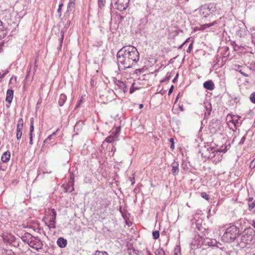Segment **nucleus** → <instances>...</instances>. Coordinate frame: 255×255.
Listing matches in <instances>:
<instances>
[{
    "label": "nucleus",
    "instance_id": "69168bd1",
    "mask_svg": "<svg viewBox=\"0 0 255 255\" xmlns=\"http://www.w3.org/2000/svg\"><path fill=\"white\" fill-rule=\"evenodd\" d=\"M253 226L255 228V220L253 221Z\"/></svg>",
    "mask_w": 255,
    "mask_h": 255
},
{
    "label": "nucleus",
    "instance_id": "a19ab883",
    "mask_svg": "<svg viewBox=\"0 0 255 255\" xmlns=\"http://www.w3.org/2000/svg\"><path fill=\"white\" fill-rule=\"evenodd\" d=\"M134 85V83H132V85H131V87H130V89H129V93H130V94L133 93L135 91V90H136V89H137V88H134V87H133Z\"/></svg>",
    "mask_w": 255,
    "mask_h": 255
},
{
    "label": "nucleus",
    "instance_id": "f03ea898",
    "mask_svg": "<svg viewBox=\"0 0 255 255\" xmlns=\"http://www.w3.org/2000/svg\"><path fill=\"white\" fill-rule=\"evenodd\" d=\"M125 48H121L117 54V59L119 69L126 70L132 68L134 65L128 56L125 54Z\"/></svg>",
    "mask_w": 255,
    "mask_h": 255
},
{
    "label": "nucleus",
    "instance_id": "9d476101",
    "mask_svg": "<svg viewBox=\"0 0 255 255\" xmlns=\"http://www.w3.org/2000/svg\"><path fill=\"white\" fill-rule=\"evenodd\" d=\"M129 0H117L115 3L116 8L120 11L125 10L127 7Z\"/></svg>",
    "mask_w": 255,
    "mask_h": 255
},
{
    "label": "nucleus",
    "instance_id": "6ab92c4d",
    "mask_svg": "<svg viewBox=\"0 0 255 255\" xmlns=\"http://www.w3.org/2000/svg\"><path fill=\"white\" fill-rule=\"evenodd\" d=\"M75 7V2L74 1H73L72 0H70L68 6H67V9L65 13V15H66L67 14H68L70 12H72L74 11Z\"/></svg>",
    "mask_w": 255,
    "mask_h": 255
},
{
    "label": "nucleus",
    "instance_id": "cd10ccee",
    "mask_svg": "<svg viewBox=\"0 0 255 255\" xmlns=\"http://www.w3.org/2000/svg\"><path fill=\"white\" fill-rule=\"evenodd\" d=\"M205 108L206 109V111L205 112V116L207 115L208 116L210 115L211 112V105L210 104H208V106H205Z\"/></svg>",
    "mask_w": 255,
    "mask_h": 255
},
{
    "label": "nucleus",
    "instance_id": "774afa93",
    "mask_svg": "<svg viewBox=\"0 0 255 255\" xmlns=\"http://www.w3.org/2000/svg\"><path fill=\"white\" fill-rule=\"evenodd\" d=\"M66 0H60V2H62L63 3H64V1H65Z\"/></svg>",
    "mask_w": 255,
    "mask_h": 255
},
{
    "label": "nucleus",
    "instance_id": "c9c22d12",
    "mask_svg": "<svg viewBox=\"0 0 255 255\" xmlns=\"http://www.w3.org/2000/svg\"><path fill=\"white\" fill-rule=\"evenodd\" d=\"M201 196L207 201H208L210 199L209 196L207 195V194L206 192H204L201 193Z\"/></svg>",
    "mask_w": 255,
    "mask_h": 255
},
{
    "label": "nucleus",
    "instance_id": "f3484780",
    "mask_svg": "<svg viewBox=\"0 0 255 255\" xmlns=\"http://www.w3.org/2000/svg\"><path fill=\"white\" fill-rule=\"evenodd\" d=\"M57 244L58 247L63 248L66 247L67 241L62 237L59 238L57 241Z\"/></svg>",
    "mask_w": 255,
    "mask_h": 255
},
{
    "label": "nucleus",
    "instance_id": "58836bf2",
    "mask_svg": "<svg viewBox=\"0 0 255 255\" xmlns=\"http://www.w3.org/2000/svg\"><path fill=\"white\" fill-rule=\"evenodd\" d=\"M174 255H181L180 249L179 246H177L175 248Z\"/></svg>",
    "mask_w": 255,
    "mask_h": 255
},
{
    "label": "nucleus",
    "instance_id": "338daca9",
    "mask_svg": "<svg viewBox=\"0 0 255 255\" xmlns=\"http://www.w3.org/2000/svg\"><path fill=\"white\" fill-rule=\"evenodd\" d=\"M4 76H5L4 74L3 73L1 75L0 74V78H2L4 77Z\"/></svg>",
    "mask_w": 255,
    "mask_h": 255
},
{
    "label": "nucleus",
    "instance_id": "2eb2a0df",
    "mask_svg": "<svg viewBox=\"0 0 255 255\" xmlns=\"http://www.w3.org/2000/svg\"><path fill=\"white\" fill-rule=\"evenodd\" d=\"M172 173L174 175H177L179 173V163L178 162L174 161L171 164Z\"/></svg>",
    "mask_w": 255,
    "mask_h": 255
},
{
    "label": "nucleus",
    "instance_id": "603ef678",
    "mask_svg": "<svg viewBox=\"0 0 255 255\" xmlns=\"http://www.w3.org/2000/svg\"><path fill=\"white\" fill-rule=\"evenodd\" d=\"M174 89V86L172 85L168 91V95H169L173 91V90Z\"/></svg>",
    "mask_w": 255,
    "mask_h": 255
},
{
    "label": "nucleus",
    "instance_id": "20e7f679",
    "mask_svg": "<svg viewBox=\"0 0 255 255\" xmlns=\"http://www.w3.org/2000/svg\"><path fill=\"white\" fill-rule=\"evenodd\" d=\"M122 48H125V50H126L125 54L131 60L132 63L135 65L139 59V54L137 49L131 45L124 46Z\"/></svg>",
    "mask_w": 255,
    "mask_h": 255
},
{
    "label": "nucleus",
    "instance_id": "b1692460",
    "mask_svg": "<svg viewBox=\"0 0 255 255\" xmlns=\"http://www.w3.org/2000/svg\"><path fill=\"white\" fill-rule=\"evenodd\" d=\"M111 204V202L107 199H104L102 200V202L101 204V208L106 209Z\"/></svg>",
    "mask_w": 255,
    "mask_h": 255
},
{
    "label": "nucleus",
    "instance_id": "4d7b16f0",
    "mask_svg": "<svg viewBox=\"0 0 255 255\" xmlns=\"http://www.w3.org/2000/svg\"><path fill=\"white\" fill-rule=\"evenodd\" d=\"M141 69H137L135 70V73L137 74V72H140L141 71Z\"/></svg>",
    "mask_w": 255,
    "mask_h": 255
},
{
    "label": "nucleus",
    "instance_id": "c85d7f7f",
    "mask_svg": "<svg viewBox=\"0 0 255 255\" xmlns=\"http://www.w3.org/2000/svg\"><path fill=\"white\" fill-rule=\"evenodd\" d=\"M6 30L3 28H0V38H4L6 35Z\"/></svg>",
    "mask_w": 255,
    "mask_h": 255
},
{
    "label": "nucleus",
    "instance_id": "c756f323",
    "mask_svg": "<svg viewBox=\"0 0 255 255\" xmlns=\"http://www.w3.org/2000/svg\"><path fill=\"white\" fill-rule=\"evenodd\" d=\"M155 253L156 255H165L163 249L160 248L157 250Z\"/></svg>",
    "mask_w": 255,
    "mask_h": 255
},
{
    "label": "nucleus",
    "instance_id": "052dcab7",
    "mask_svg": "<svg viewBox=\"0 0 255 255\" xmlns=\"http://www.w3.org/2000/svg\"><path fill=\"white\" fill-rule=\"evenodd\" d=\"M184 45V44H183V43L182 44H181V45L178 47V49H181V48H182V47H183V46Z\"/></svg>",
    "mask_w": 255,
    "mask_h": 255
},
{
    "label": "nucleus",
    "instance_id": "a878e982",
    "mask_svg": "<svg viewBox=\"0 0 255 255\" xmlns=\"http://www.w3.org/2000/svg\"><path fill=\"white\" fill-rule=\"evenodd\" d=\"M30 128H29V135H33L34 131V118H31L30 119Z\"/></svg>",
    "mask_w": 255,
    "mask_h": 255
},
{
    "label": "nucleus",
    "instance_id": "09e8293b",
    "mask_svg": "<svg viewBox=\"0 0 255 255\" xmlns=\"http://www.w3.org/2000/svg\"><path fill=\"white\" fill-rule=\"evenodd\" d=\"M238 71L242 75H243L244 76H245V77H248L249 75L248 74H247L246 73H245L244 72H243L242 70H238Z\"/></svg>",
    "mask_w": 255,
    "mask_h": 255
},
{
    "label": "nucleus",
    "instance_id": "ea45409f",
    "mask_svg": "<svg viewBox=\"0 0 255 255\" xmlns=\"http://www.w3.org/2000/svg\"><path fill=\"white\" fill-rule=\"evenodd\" d=\"M169 141L171 143L170 148L171 149H174V139L173 138H170L169 139Z\"/></svg>",
    "mask_w": 255,
    "mask_h": 255
},
{
    "label": "nucleus",
    "instance_id": "473e14b6",
    "mask_svg": "<svg viewBox=\"0 0 255 255\" xmlns=\"http://www.w3.org/2000/svg\"><path fill=\"white\" fill-rule=\"evenodd\" d=\"M153 238L155 240L157 239L159 237V232L158 231H155L152 232Z\"/></svg>",
    "mask_w": 255,
    "mask_h": 255
},
{
    "label": "nucleus",
    "instance_id": "0e129e2a",
    "mask_svg": "<svg viewBox=\"0 0 255 255\" xmlns=\"http://www.w3.org/2000/svg\"><path fill=\"white\" fill-rule=\"evenodd\" d=\"M189 38H187L184 42H183V44H185L186 42H187L188 41V40H189Z\"/></svg>",
    "mask_w": 255,
    "mask_h": 255
},
{
    "label": "nucleus",
    "instance_id": "423d86ee",
    "mask_svg": "<svg viewBox=\"0 0 255 255\" xmlns=\"http://www.w3.org/2000/svg\"><path fill=\"white\" fill-rule=\"evenodd\" d=\"M216 9V6L214 3H210L203 5L201 8L200 11L203 16L207 17L210 14L215 12Z\"/></svg>",
    "mask_w": 255,
    "mask_h": 255
},
{
    "label": "nucleus",
    "instance_id": "aec40b11",
    "mask_svg": "<svg viewBox=\"0 0 255 255\" xmlns=\"http://www.w3.org/2000/svg\"><path fill=\"white\" fill-rule=\"evenodd\" d=\"M218 23V21L217 20H215L213 22L209 23H206L203 25H201L199 28L200 30L203 31L207 28H209L212 26H214Z\"/></svg>",
    "mask_w": 255,
    "mask_h": 255
},
{
    "label": "nucleus",
    "instance_id": "9b49d317",
    "mask_svg": "<svg viewBox=\"0 0 255 255\" xmlns=\"http://www.w3.org/2000/svg\"><path fill=\"white\" fill-rule=\"evenodd\" d=\"M220 126L218 120H213L210 123L209 129L212 132H215L220 130Z\"/></svg>",
    "mask_w": 255,
    "mask_h": 255
},
{
    "label": "nucleus",
    "instance_id": "2f4dec72",
    "mask_svg": "<svg viewBox=\"0 0 255 255\" xmlns=\"http://www.w3.org/2000/svg\"><path fill=\"white\" fill-rule=\"evenodd\" d=\"M64 5V3L62 2H60L58 8L57 9V12L59 13V17H60L61 16V11H62V8Z\"/></svg>",
    "mask_w": 255,
    "mask_h": 255
},
{
    "label": "nucleus",
    "instance_id": "ddd939ff",
    "mask_svg": "<svg viewBox=\"0 0 255 255\" xmlns=\"http://www.w3.org/2000/svg\"><path fill=\"white\" fill-rule=\"evenodd\" d=\"M48 216L50 217V222H55L56 218V212L54 209H48L47 211Z\"/></svg>",
    "mask_w": 255,
    "mask_h": 255
},
{
    "label": "nucleus",
    "instance_id": "3c124183",
    "mask_svg": "<svg viewBox=\"0 0 255 255\" xmlns=\"http://www.w3.org/2000/svg\"><path fill=\"white\" fill-rule=\"evenodd\" d=\"M236 118L235 116H234V118H233V119L232 120V122H233V124L236 126L237 123H238V120H235V118Z\"/></svg>",
    "mask_w": 255,
    "mask_h": 255
},
{
    "label": "nucleus",
    "instance_id": "37998d69",
    "mask_svg": "<svg viewBox=\"0 0 255 255\" xmlns=\"http://www.w3.org/2000/svg\"><path fill=\"white\" fill-rule=\"evenodd\" d=\"M60 34L61 36V37L60 38V47H61V44L63 42V38H64V32L63 31H61L60 32Z\"/></svg>",
    "mask_w": 255,
    "mask_h": 255
},
{
    "label": "nucleus",
    "instance_id": "7ed1b4c3",
    "mask_svg": "<svg viewBox=\"0 0 255 255\" xmlns=\"http://www.w3.org/2000/svg\"><path fill=\"white\" fill-rule=\"evenodd\" d=\"M255 242V231L249 227L245 229L241 234L240 244L243 247L253 244Z\"/></svg>",
    "mask_w": 255,
    "mask_h": 255
},
{
    "label": "nucleus",
    "instance_id": "864d4df0",
    "mask_svg": "<svg viewBox=\"0 0 255 255\" xmlns=\"http://www.w3.org/2000/svg\"><path fill=\"white\" fill-rule=\"evenodd\" d=\"M178 73H177L175 77L172 80V82L173 83H175L176 82V81L177 80V78H178Z\"/></svg>",
    "mask_w": 255,
    "mask_h": 255
},
{
    "label": "nucleus",
    "instance_id": "7c9ffc66",
    "mask_svg": "<svg viewBox=\"0 0 255 255\" xmlns=\"http://www.w3.org/2000/svg\"><path fill=\"white\" fill-rule=\"evenodd\" d=\"M170 77H171V73L168 72L166 74L165 78L163 79V80H161L160 82L161 83H164V82H166L167 81H168L170 80Z\"/></svg>",
    "mask_w": 255,
    "mask_h": 255
},
{
    "label": "nucleus",
    "instance_id": "8fccbe9b",
    "mask_svg": "<svg viewBox=\"0 0 255 255\" xmlns=\"http://www.w3.org/2000/svg\"><path fill=\"white\" fill-rule=\"evenodd\" d=\"M33 135H29V144L32 145L33 144Z\"/></svg>",
    "mask_w": 255,
    "mask_h": 255
},
{
    "label": "nucleus",
    "instance_id": "79ce46f5",
    "mask_svg": "<svg viewBox=\"0 0 255 255\" xmlns=\"http://www.w3.org/2000/svg\"><path fill=\"white\" fill-rule=\"evenodd\" d=\"M193 48V43H191L189 46H188V49H187V51L186 52L188 53H190L191 51V50Z\"/></svg>",
    "mask_w": 255,
    "mask_h": 255
},
{
    "label": "nucleus",
    "instance_id": "6e6552de",
    "mask_svg": "<svg viewBox=\"0 0 255 255\" xmlns=\"http://www.w3.org/2000/svg\"><path fill=\"white\" fill-rule=\"evenodd\" d=\"M120 130L121 127H117L116 130L115 131H113L111 134L105 139L104 141L108 143H112L114 141L118 140V137L119 136Z\"/></svg>",
    "mask_w": 255,
    "mask_h": 255
},
{
    "label": "nucleus",
    "instance_id": "39448f33",
    "mask_svg": "<svg viewBox=\"0 0 255 255\" xmlns=\"http://www.w3.org/2000/svg\"><path fill=\"white\" fill-rule=\"evenodd\" d=\"M230 145H224L221 147L220 149H215L213 147H209L207 148V151H209L208 153H205V157L207 158H213L215 156L216 153L224 152L225 153L230 148Z\"/></svg>",
    "mask_w": 255,
    "mask_h": 255
},
{
    "label": "nucleus",
    "instance_id": "49530a36",
    "mask_svg": "<svg viewBox=\"0 0 255 255\" xmlns=\"http://www.w3.org/2000/svg\"><path fill=\"white\" fill-rule=\"evenodd\" d=\"M246 140V136H244L241 139L240 141L239 142V144L241 145V144H243L245 141Z\"/></svg>",
    "mask_w": 255,
    "mask_h": 255
},
{
    "label": "nucleus",
    "instance_id": "bf43d9fd",
    "mask_svg": "<svg viewBox=\"0 0 255 255\" xmlns=\"http://www.w3.org/2000/svg\"><path fill=\"white\" fill-rule=\"evenodd\" d=\"M231 44L233 46H235V45H236V43L235 41L231 42Z\"/></svg>",
    "mask_w": 255,
    "mask_h": 255
},
{
    "label": "nucleus",
    "instance_id": "f704fd0d",
    "mask_svg": "<svg viewBox=\"0 0 255 255\" xmlns=\"http://www.w3.org/2000/svg\"><path fill=\"white\" fill-rule=\"evenodd\" d=\"M22 130H16V138L17 140H19L22 136Z\"/></svg>",
    "mask_w": 255,
    "mask_h": 255
},
{
    "label": "nucleus",
    "instance_id": "f257e3e1",
    "mask_svg": "<svg viewBox=\"0 0 255 255\" xmlns=\"http://www.w3.org/2000/svg\"><path fill=\"white\" fill-rule=\"evenodd\" d=\"M241 235L239 228L236 225L230 224L222 237V240L225 243L234 242Z\"/></svg>",
    "mask_w": 255,
    "mask_h": 255
},
{
    "label": "nucleus",
    "instance_id": "bb28decb",
    "mask_svg": "<svg viewBox=\"0 0 255 255\" xmlns=\"http://www.w3.org/2000/svg\"><path fill=\"white\" fill-rule=\"evenodd\" d=\"M249 210L250 211L255 212V200H254L252 202H251L248 204Z\"/></svg>",
    "mask_w": 255,
    "mask_h": 255
},
{
    "label": "nucleus",
    "instance_id": "e433bc0d",
    "mask_svg": "<svg viewBox=\"0 0 255 255\" xmlns=\"http://www.w3.org/2000/svg\"><path fill=\"white\" fill-rule=\"evenodd\" d=\"M94 255H109L108 253L106 252H101L99 251H96L94 254Z\"/></svg>",
    "mask_w": 255,
    "mask_h": 255
},
{
    "label": "nucleus",
    "instance_id": "6e6d98bb",
    "mask_svg": "<svg viewBox=\"0 0 255 255\" xmlns=\"http://www.w3.org/2000/svg\"><path fill=\"white\" fill-rule=\"evenodd\" d=\"M4 26L3 25L2 22L0 20V28H3Z\"/></svg>",
    "mask_w": 255,
    "mask_h": 255
},
{
    "label": "nucleus",
    "instance_id": "4be33fe9",
    "mask_svg": "<svg viewBox=\"0 0 255 255\" xmlns=\"http://www.w3.org/2000/svg\"><path fill=\"white\" fill-rule=\"evenodd\" d=\"M67 100V96L64 94H61L58 100V105L60 107H62L65 102Z\"/></svg>",
    "mask_w": 255,
    "mask_h": 255
},
{
    "label": "nucleus",
    "instance_id": "412c9836",
    "mask_svg": "<svg viewBox=\"0 0 255 255\" xmlns=\"http://www.w3.org/2000/svg\"><path fill=\"white\" fill-rule=\"evenodd\" d=\"M10 157V153L9 151H6L4 152L1 157V161L4 163L7 162Z\"/></svg>",
    "mask_w": 255,
    "mask_h": 255
},
{
    "label": "nucleus",
    "instance_id": "5fc2aeb1",
    "mask_svg": "<svg viewBox=\"0 0 255 255\" xmlns=\"http://www.w3.org/2000/svg\"><path fill=\"white\" fill-rule=\"evenodd\" d=\"M83 103V100L81 99L79 101L78 104L76 105V108L80 106V104Z\"/></svg>",
    "mask_w": 255,
    "mask_h": 255
},
{
    "label": "nucleus",
    "instance_id": "a211bd4d",
    "mask_svg": "<svg viewBox=\"0 0 255 255\" xmlns=\"http://www.w3.org/2000/svg\"><path fill=\"white\" fill-rule=\"evenodd\" d=\"M13 97V91L11 89H8L6 91V97L5 101L6 102L10 104Z\"/></svg>",
    "mask_w": 255,
    "mask_h": 255
},
{
    "label": "nucleus",
    "instance_id": "4c0bfd02",
    "mask_svg": "<svg viewBox=\"0 0 255 255\" xmlns=\"http://www.w3.org/2000/svg\"><path fill=\"white\" fill-rule=\"evenodd\" d=\"M250 99L253 103L255 104V92L251 94Z\"/></svg>",
    "mask_w": 255,
    "mask_h": 255
},
{
    "label": "nucleus",
    "instance_id": "c03bdc74",
    "mask_svg": "<svg viewBox=\"0 0 255 255\" xmlns=\"http://www.w3.org/2000/svg\"><path fill=\"white\" fill-rule=\"evenodd\" d=\"M50 223H51L50 225H47L48 226L49 228H52L53 229H55L56 228V226H55L56 222H50Z\"/></svg>",
    "mask_w": 255,
    "mask_h": 255
},
{
    "label": "nucleus",
    "instance_id": "f8f14e48",
    "mask_svg": "<svg viewBox=\"0 0 255 255\" xmlns=\"http://www.w3.org/2000/svg\"><path fill=\"white\" fill-rule=\"evenodd\" d=\"M114 83L118 88L121 90L122 92L125 93L128 91V88L126 84L122 81L115 79L114 80Z\"/></svg>",
    "mask_w": 255,
    "mask_h": 255
},
{
    "label": "nucleus",
    "instance_id": "5701e85b",
    "mask_svg": "<svg viewBox=\"0 0 255 255\" xmlns=\"http://www.w3.org/2000/svg\"><path fill=\"white\" fill-rule=\"evenodd\" d=\"M59 130V128H58L55 131L53 132L51 134L49 135L47 138L44 140V143L49 144V141L52 139H55V136L56 135V133Z\"/></svg>",
    "mask_w": 255,
    "mask_h": 255
},
{
    "label": "nucleus",
    "instance_id": "4468645a",
    "mask_svg": "<svg viewBox=\"0 0 255 255\" xmlns=\"http://www.w3.org/2000/svg\"><path fill=\"white\" fill-rule=\"evenodd\" d=\"M203 87L207 90L212 91L215 88V84L212 80H208L203 83Z\"/></svg>",
    "mask_w": 255,
    "mask_h": 255
},
{
    "label": "nucleus",
    "instance_id": "13d9d810",
    "mask_svg": "<svg viewBox=\"0 0 255 255\" xmlns=\"http://www.w3.org/2000/svg\"><path fill=\"white\" fill-rule=\"evenodd\" d=\"M146 252L147 255H152L150 253V252H149V251L147 249H146Z\"/></svg>",
    "mask_w": 255,
    "mask_h": 255
},
{
    "label": "nucleus",
    "instance_id": "0eeeda50",
    "mask_svg": "<svg viewBox=\"0 0 255 255\" xmlns=\"http://www.w3.org/2000/svg\"><path fill=\"white\" fill-rule=\"evenodd\" d=\"M29 246L37 251H39L43 247L42 242L39 239L38 237H35L32 236L31 240H30Z\"/></svg>",
    "mask_w": 255,
    "mask_h": 255
},
{
    "label": "nucleus",
    "instance_id": "a18cd8bd",
    "mask_svg": "<svg viewBox=\"0 0 255 255\" xmlns=\"http://www.w3.org/2000/svg\"><path fill=\"white\" fill-rule=\"evenodd\" d=\"M83 124V123L82 122V121H79L78 122H77L75 126V128H77V129H79V128H78V126L79 125H82Z\"/></svg>",
    "mask_w": 255,
    "mask_h": 255
},
{
    "label": "nucleus",
    "instance_id": "dca6fc26",
    "mask_svg": "<svg viewBox=\"0 0 255 255\" xmlns=\"http://www.w3.org/2000/svg\"><path fill=\"white\" fill-rule=\"evenodd\" d=\"M32 235L29 233H25L23 236H22L21 238L22 241L27 243L28 245H29V244L30 243V240H31V238L32 237Z\"/></svg>",
    "mask_w": 255,
    "mask_h": 255
},
{
    "label": "nucleus",
    "instance_id": "1a4fd4ad",
    "mask_svg": "<svg viewBox=\"0 0 255 255\" xmlns=\"http://www.w3.org/2000/svg\"><path fill=\"white\" fill-rule=\"evenodd\" d=\"M74 175L73 174L70 175L69 180L66 184H64L63 186L65 191L66 192H72L74 191Z\"/></svg>",
    "mask_w": 255,
    "mask_h": 255
},
{
    "label": "nucleus",
    "instance_id": "393cba45",
    "mask_svg": "<svg viewBox=\"0 0 255 255\" xmlns=\"http://www.w3.org/2000/svg\"><path fill=\"white\" fill-rule=\"evenodd\" d=\"M23 128V120L22 118H19L16 126V130H22Z\"/></svg>",
    "mask_w": 255,
    "mask_h": 255
},
{
    "label": "nucleus",
    "instance_id": "680f3d73",
    "mask_svg": "<svg viewBox=\"0 0 255 255\" xmlns=\"http://www.w3.org/2000/svg\"><path fill=\"white\" fill-rule=\"evenodd\" d=\"M143 107V105L142 104H141L139 105V109H142Z\"/></svg>",
    "mask_w": 255,
    "mask_h": 255
},
{
    "label": "nucleus",
    "instance_id": "de8ad7c7",
    "mask_svg": "<svg viewBox=\"0 0 255 255\" xmlns=\"http://www.w3.org/2000/svg\"><path fill=\"white\" fill-rule=\"evenodd\" d=\"M254 200H255L254 199V198L253 197H249L248 199H247V201H248V204L251 202H252Z\"/></svg>",
    "mask_w": 255,
    "mask_h": 255
},
{
    "label": "nucleus",
    "instance_id": "e2e57ef3",
    "mask_svg": "<svg viewBox=\"0 0 255 255\" xmlns=\"http://www.w3.org/2000/svg\"><path fill=\"white\" fill-rule=\"evenodd\" d=\"M179 94H178V95L177 96L176 98L175 101V103L177 101V100H178V98H179Z\"/></svg>",
    "mask_w": 255,
    "mask_h": 255
},
{
    "label": "nucleus",
    "instance_id": "72a5a7b5",
    "mask_svg": "<svg viewBox=\"0 0 255 255\" xmlns=\"http://www.w3.org/2000/svg\"><path fill=\"white\" fill-rule=\"evenodd\" d=\"M106 0H98V6L100 8H102L105 5Z\"/></svg>",
    "mask_w": 255,
    "mask_h": 255
}]
</instances>
